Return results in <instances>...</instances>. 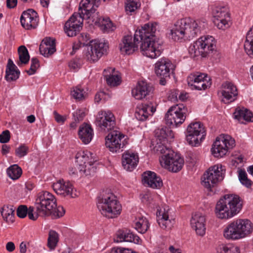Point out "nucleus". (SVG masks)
<instances>
[{"label":"nucleus","instance_id":"c85d7f7f","mask_svg":"<svg viewBox=\"0 0 253 253\" xmlns=\"http://www.w3.org/2000/svg\"><path fill=\"white\" fill-rule=\"evenodd\" d=\"M20 72L17 67L13 63L11 59H9L5 71V80L9 82L15 81L20 76Z\"/></svg>","mask_w":253,"mask_h":253},{"label":"nucleus","instance_id":"f03ea898","mask_svg":"<svg viewBox=\"0 0 253 253\" xmlns=\"http://www.w3.org/2000/svg\"><path fill=\"white\" fill-rule=\"evenodd\" d=\"M156 23L145 24L142 27L140 42V49L142 54L151 58H156L160 56L162 51L161 42L155 35L156 31Z\"/></svg>","mask_w":253,"mask_h":253},{"label":"nucleus","instance_id":"052dcab7","mask_svg":"<svg viewBox=\"0 0 253 253\" xmlns=\"http://www.w3.org/2000/svg\"><path fill=\"white\" fill-rule=\"evenodd\" d=\"M120 239H122L123 240H119L118 238H114V241L115 242L118 243V242H133L134 243L136 244H139L141 243V238H132L130 240H126V238H120Z\"/></svg>","mask_w":253,"mask_h":253},{"label":"nucleus","instance_id":"79ce46f5","mask_svg":"<svg viewBox=\"0 0 253 253\" xmlns=\"http://www.w3.org/2000/svg\"><path fill=\"white\" fill-rule=\"evenodd\" d=\"M157 222L161 228L163 229H170L174 222L169 219V215L167 213L164 212L161 216L157 219Z\"/></svg>","mask_w":253,"mask_h":253},{"label":"nucleus","instance_id":"0e129e2a","mask_svg":"<svg viewBox=\"0 0 253 253\" xmlns=\"http://www.w3.org/2000/svg\"><path fill=\"white\" fill-rule=\"evenodd\" d=\"M104 32H110L114 30V26L111 21L106 23V25L101 29Z\"/></svg>","mask_w":253,"mask_h":253},{"label":"nucleus","instance_id":"69168bd1","mask_svg":"<svg viewBox=\"0 0 253 253\" xmlns=\"http://www.w3.org/2000/svg\"><path fill=\"white\" fill-rule=\"evenodd\" d=\"M53 114L55 121L58 123H63L65 119L61 115H59L56 111H54Z\"/></svg>","mask_w":253,"mask_h":253},{"label":"nucleus","instance_id":"5fc2aeb1","mask_svg":"<svg viewBox=\"0 0 253 253\" xmlns=\"http://www.w3.org/2000/svg\"><path fill=\"white\" fill-rule=\"evenodd\" d=\"M29 151V148L25 144L20 145L15 150V154L19 158L23 157L26 155Z\"/></svg>","mask_w":253,"mask_h":253},{"label":"nucleus","instance_id":"f3484780","mask_svg":"<svg viewBox=\"0 0 253 253\" xmlns=\"http://www.w3.org/2000/svg\"><path fill=\"white\" fill-rule=\"evenodd\" d=\"M96 124L102 130H111L116 124L115 117L110 111H100L97 115Z\"/></svg>","mask_w":253,"mask_h":253},{"label":"nucleus","instance_id":"473e14b6","mask_svg":"<svg viewBox=\"0 0 253 253\" xmlns=\"http://www.w3.org/2000/svg\"><path fill=\"white\" fill-rule=\"evenodd\" d=\"M234 118L239 121L245 120L247 122H253V115L252 113L248 110L243 108H237L234 113Z\"/></svg>","mask_w":253,"mask_h":253},{"label":"nucleus","instance_id":"13d9d810","mask_svg":"<svg viewBox=\"0 0 253 253\" xmlns=\"http://www.w3.org/2000/svg\"><path fill=\"white\" fill-rule=\"evenodd\" d=\"M73 116L74 120L79 123L84 117L85 113L82 110H78L73 114Z\"/></svg>","mask_w":253,"mask_h":253},{"label":"nucleus","instance_id":"cd10ccee","mask_svg":"<svg viewBox=\"0 0 253 253\" xmlns=\"http://www.w3.org/2000/svg\"><path fill=\"white\" fill-rule=\"evenodd\" d=\"M153 90V87L147 83L142 81L138 83L135 88L132 90L133 96L136 99H142Z\"/></svg>","mask_w":253,"mask_h":253},{"label":"nucleus","instance_id":"b1692460","mask_svg":"<svg viewBox=\"0 0 253 253\" xmlns=\"http://www.w3.org/2000/svg\"><path fill=\"white\" fill-rule=\"evenodd\" d=\"M142 181L144 184L153 189H159L163 186L161 177L154 172L146 171L142 174Z\"/></svg>","mask_w":253,"mask_h":253},{"label":"nucleus","instance_id":"5701e85b","mask_svg":"<svg viewBox=\"0 0 253 253\" xmlns=\"http://www.w3.org/2000/svg\"><path fill=\"white\" fill-rule=\"evenodd\" d=\"M206 218L204 215L200 212H196L191 219V224L195 230L197 235L203 236L206 233Z\"/></svg>","mask_w":253,"mask_h":253},{"label":"nucleus","instance_id":"4d7b16f0","mask_svg":"<svg viewBox=\"0 0 253 253\" xmlns=\"http://www.w3.org/2000/svg\"><path fill=\"white\" fill-rule=\"evenodd\" d=\"M10 138V136L9 130H4L0 134V142L1 143H6L9 141Z\"/></svg>","mask_w":253,"mask_h":253},{"label":"nucleus","instance_id":"9b49d317","mask_svg":"<svg viewBox=\"0 0 253 253\" xmlns=\"http://www.w3.org/2000/svg\"><path fill=\"white\" fill-rule=\"evenodd\" d=\"M205 127L200 122L191 123L187 128L186 141L191 146H197L205 139Z\"/></svg>","mask_w":253,"mask_h":253},{"label":"nucleus","instance_id":"49530a36","mask_svg":"<svg viewBox=\"0 0 253 253\" xmlns=\"http://www.w3.org/2000/svg\"><path fill=\"white\" fill-rule=\"evenodd\" d=\"M211 84L210 78L208 80H206L205 81H202L198 84H193V85L190 86L192 89H196L199 90H205L208 87H210Z\"/></svg>","mask_w":253,"mask_h":253},{"label":"nucleus","instance_id":"f257e3e1","mask_svg":"<svg viewBox=\"0 0 253 253\" xmlns=\"http://www.w3.org/2000/svg\"><path fill=\"white\" fill-rule=\"evenodd\" d=\"M65 213L62 206H57L54 196L47 191L38 194L36 199L35 207L28 209L26 205H20L17 209V215L23 218L28 215L31 220H36L39 216L45 217L51 215L53 218H59Z\"/></svg>","mask_w":253,"mask_h":253},{"label":"nucleus","instance_id":"412c9836","mask_svg":"<svg viewBox=\"0 0 253 253\" xmlns=\"http://www.w3.org/2000/svg\"><path fill=\"white\" fill-rule=\"evenodd\" d=\"M174 65L166 58H161L155 64V73L159 77H169L170 71H173Z\"/></svg>","mask_w":253,"mask_h":253},{"label":"nucleus","instance_id":"393cba45","mask_svg":"<svg viewBox=\"0 0 253 253\" xmlns=\"http://www.w3.org/2000/svg\"><path fill=\"white\" fill-rule=\"evenodd\" d=\"M156 111V108L151 102L142 104L141 106L136 109L135 116L136 118L141 121L147 120L149 116L152 115Z\"/></svg>","mask_w":253,"mask_h":253},{"label":"nucleus","instance_id":"6e6d98bb","mask_svg":"<svg viewBox=\"0 0 253 253\" xmlns=\"http://www.w3.org/2000/svg\"><path fill=\"white\" fill-rule=\"evenodd\" d=\"M93 21H94L95 24L100 27L101 29L102 28L104 27L106 23H108L109 22L111 21L109 18H105L103 17H97V19L96 20L95 18H93Z\"/></svg>","mask_w":253,"mask_h":253},{"label":"nucleus","instance_id":"2eb2a0df","mask_svg":"<svg viewBox=\"0 0 253 253\" xmlns=\"http://www.w3.org/2000/svg\"><path fill=\"white\" fill-rule=\"evenodd\" d=\"M185 112L177 106L171 107L165 115L166 124L172 126L177 127L182 124L185 119Z\"/></svg>","mask_w":253,"mask_h":253},{"label":"nucleus","instance_id":"0eeeda50","mask_svg":"<svg viewBox=\"0 0 253 253\" xmlns=\"http://www.w3.org/2000/svg\"><path fill=\"white\" fill-rule=\"evenodd\" d=\"M215 47V42L212 36H204L199 38L189 48L191 56L195 58L199 56L206 57Z\"/></svg>","mask_w":253,"mask_h":253},{"label":"nucleus","instance_id":"e2e57ef3","mask_svg":"<svg viewBox=\"0 0 253 253\" xmlns=\"http://www.w3.org/2000/svg\"><path fill=\"white\" fill-rule=\"evenodd\" d=\"M178 95V91L177 90L174 89L173 90H170L169 93V100L172 102H175L176 101H177Z\"/></svg>","mask_w":253,"mask_h":253},{"label":"nucleus","instance_id":"dca6fc26","mask_svg":"<svg viewBox=\"0 0 253 253\" xmlns=\"http://www.w3.org/2000/svg\"><path fill=\"white\" fill-rule=\"evenodd\" d=\"M124 137L125 135L120 131H112L106 137L105 145L110 151L119 152V150L125 145V143L122 141V139Z\"/></svg>","mask_w":253,"mask_h":253},{"label":"nucleus","instance_id":"4be33fe9","mask_svg":"<svg viewBox=\"0 0 253 253\" xmlns=\"http://www.w3.org/2000/svg\"><path fill=\"white\" fill-rule=\"evenodd\" d=\"M222 86L221 94L223 98L222 101L227 104L235 100L238 95L236 86L232 83L227 82L224 83Z\"/></svg>","mask_w":253,"mask_h":253},{"label":"nucleus","instance_id":"c9c22d12","mask_svg":"<svg viewBox=\"0 0 253 253\" xmlns=\"http://www.w3.org/2000/svg\"><path fill=\"white\" fill-rule=\"evenodd\" d=\"M91 44L94 47V50L99 52L100 56L106 54L109 48V45L107 42L101 40H94L91 41Z\"/></svg>","mask_w":253,"mask_h":253},{"label":"nucleus","instance_id":"39448f33","mask_svg":"<svg viewBox=\"0 0 253 253\" xmlns=\"http://www.w3.org/2000/svg\"><path fill=\"white\" fill-rule=\"evenodd\" d=\"M97 206L101 214L108 218L117 216L122 211L121 205L111 193L101 194L98 198Z\"/></svg>","mask_w":253,"mask_h":253},{"label":"nucleus","instance_id":"ddd939ff","mask_svg":"<svg viewBox=\"0 0 253 253\" xmlns=\"http://www.w3.org/2000/svg\"><path fill=\"white\" fill-rule=\"evenodd\" d=\"M144 33L145 32L142 31V27L141 29L135 31L133 39L130 35L125 36L119 44V48L121 53L129 55L138 50L142 33Z\"/></svg>","mask_w":253,"mask_h":253},{"label":"nucleus","instance_id":"6ab92c4d","mask_svg":"<svg viewBox=\"0 0 253 253\" xmlns=\"http://www.w3.org/2000/svg\"><path fill=\"white\" fill-rule=\"evenodd\" d=\"M52 187L57 194L64 197L69 196L71 198H75L78 196L76 190H74L72 184L69 182H65L63 180H60L53 183Z\"/></svg>","mask_w":253,"mask_h":253},{"label":"nucleus","instance_id":"a211bd4d","mask_svg":"<svg viewBox=\"0 0 253 253\" xmlns=\"http://www.w3.org/2000/svg\"><path fill=\"white\" fill-rule=\"evenodd\" d=\"M20 22L22 26L26 30L35 29L39 23L38 13L32 9H29L23 12Z\"/></svg>","mask_w":253,"mask_h":253},{"label":"nucleus","instance_id":"c03bdc74","mask_svg":"<svg viewBox=\"0 0 253 253\" xmlns=\"http://www.w3.org/2000/svg\"><path fill=\"white\" fill-rule=\"evenodd\" d=\"M22 173V169L17 165H13L7 169L8 175L13 180L18 179L21 175Z\"/></svg>","mask_w":253,"mask_h":253},{"label":"nucleus","instance_id":"4c0bfd02","mask_svg":"<svg viewBox=\"0 0 253 253\" xmlns=\"http://www.w3.org/2000/svg\"><path fill=\"white\" fill-rule=\"evenodd\" d=\"M210 77L207 75L203 73H194L190 74L187 78V81L188 85L191 86L195 84H198L202 81L208 80Z\"/></svg>","mask_w":253,"mask_h":253},{"label":"nucleus","instance_id":"423d86ee","mask_svg":"<svg viewBox=\"0 0 253 253\" xmlns=\"http://www.w3.org/2000/svg\"><path fill=\"white\" fill-rule=\"evenodd\" d=\"M157 150L163 154L160 162L162 164L164 163L166 169L173 172H177L182 169L184 160L178 154L163 144L162 145H159Z\"/></svg>","mask_w":253,"mask_h":253},{"label":"nucleus","instance_id":"a19ab883","mask_svg":"<svg viewBox=\"0 0 253 253\" xmlns=\"http://www.w3.org/2000/svg\"><path fill=\"white\" fill-rule=\"evenodd\" d=\"M212 14L214 19L228 17L229 16L228 8L223 6H214L212 8Z\"/></svg>","mask_w":253,"mask_h":253},{"label":"nucleus","instance_id":"774afa93","mask_svg":"<svg viewBox=\"0 0 253 253\" xmlns=\"http://www.w3.org/2000/svg\"><path fill=\"white\" fill-rule=\"evenodd\" d=\"M106 95V94L103 91H101L97 93L95 96V101L97 102H99L101 101Z\"/></svg>","mask_w":253,"mask_h":253},{"label":"nucleus","instance_id":"603ef678","mask_svg":"<svg viewBox=\"0 0 253 253\" xmlns=\"http://www.w3.org/2000/svg\"><path fill=\"white\" fill-rule=\"evenodd\" d=\"M31 61V64L30 68L29 70L26 71V72L29 75L34 74L40 67L39 61L37 58H32Z\"/></svg>","mask_w":253,"mask_h":253},{"label":"nucleus","instance_id":"20e7f679","mask_svg":"<svg viewBox=\"0 0 253 253\" xmlns=\"http://www.w3.org/2000/svg\"><path fill=\"white\" fill-rule=\"evenodd\" d=\"M242 206V202L239 196L226 194L217 202L215 213L218 218L229 219L238 214Z\"/></svg>","mask_w":253,"mask_h":253},{"label":"nucleus","instance_id":"ea45409f","mask_svg":"<svg viewBox=\"0 0 253 253\" xmlns=\"http://www.w3.org/2000/svg\"><path fill=\"white\" fill-rule=\"evenodd\" d=\"M216 250L218 253H240L239 248L231 244L219 245Z\"/></svg>","mask_w":253,"mask_h":253},{"label":"nucleus","instance_id":"a18cd8bd","mask_svg":"<svg viewBox=\"0 0 253 253\" xmlns=\"http://www.w3.org/2000/svg\"><path fill=\"white\" fill-rule=\"evenodd\" d=\"M230 17L221 18H214L213 20L214 24L219 29L225 30L230 26Z\"/></svg>","mask_w":253,"mask_h":253},{"label":"nucleus","instance_id":"2f4dec72","mask_svg":"<svg viewBox=\"0 0 253 253\" xmlns=\"http://www.w3.org/2000/svg\"><path fill=\"white\" fill-rule=\"evenodd\" d=\"M155 135L157 139L160 141V143L165 142L167 138L171 139L174 137L172 131L167 127L157 128L155 131Z\"/></svg>","mask_w":253,"mask_h":253},{"label":"nucleus","instance_id":"8fccbe9b","mask_svg":"<svg viewBox=\"0 0 253 253\" xmlns=\"http://www.w3.org/2000/svg\"><path fill=\"white\" fill-rule=\"evenodd\" d=\"M117 237H138L130 230L127 228L119 229L116 233Z\"/></svg>","mask_w":253,"mask_h":253},{"label":"nucleus","instance_id":"e433bc0d","mask_svg":"<svg viewBox=\"0 0 253 253\" xmlns=\"http://www.w3.org/2000/svg\"><path fill=\"white\" fill-rule=\"evenodd\" d=\"M14 208L13 206H4L1 209V214L7 222L12 223L14 220Z\"/></svg>","mask_w":253,"mask_h":253},{"label":"nucleus","instance_id":"7c9ffc66","mask_svg":"<svg viewBox=\"0 0 253 253\" xmlns=\"http://www.w3.org/2000/svg\"><path fill=\"white\" fill-rule=\"evenodd\" d=\"M103 76L107 84L110 86H117L121 83V77L116 73L115 68H109L105 69Z\"/></svg>","mask_w":253,"mask_h":253},{"label":"nucleus","instance_id":"3c124183","mask_svg":"<svg viewBox=\"0 0 253 253\" xmlns=\"http://www.w3.org/2000/svg\"><path fill=\"white\" fill-rule=\"evenodd\" d=\"M126 12H134L140 6V4L135 0H127L126 3Z\"/></svg>","mask_w":253,"mask_h":253},{"label":"nucleus","instance_id":"864d4df0","mask_svg":"<svg viewBox=\"0 0 253 253\" xmlns=\"http://www.w3.org/2000/svg\"><path fill=\"white\" fill-rule=\"evenodd\" d=\"M78 42L83 46L87 45L88 43L90 44L91 41H90L89 34L87 33H82L78 37Z\"/></svg>","mask_w":253,"mask_h":253},{"label":"nucleus","instance_id":"338daca9","mask_svg":"<svg viewBox=\"0 0 253 253\" xmlns=\"http://www.w3.org/2000/svg\"><path fill=\"white\" fill-rule=\"evenodd\" d=\"M69 67L70 69L75 70L80 67V65L76 60H72L69 62Z\"/></svg>","mask_w":253,"mask_h":253},{"label":"nucleus","instance_id":"bf43d9fd","mask_svg":"<svg viewBox=\"0 0 253 253\" xmlns=\"http://www.w3.org/2000/svg\"><path fill=\"white\" fill-rule=\"evenodd\" d=\"M59 238H48L47 240V246L51 250L55 249L57 243L58 242Z\"/></svg>","mask_w":253,"mask_h":253},{"label":"nucleus","instance_id":"58836bf2","mask_svg":"<svg viewBox=\"0 0 253 253\" xmlns=\"http://www.w3.org/2000/svg\"><path fill=\"white\" fill-rule=\"evenodd\" d=\"M19 61L17 62L18 66L21 64H27L30 60V55L27 48L24 45H21L18 49Z\"/></svg>","mask_w":253,"mask_h":253},{"label":"nucleus","instance_id":"6e6552de","mask_svg":"<svg viewBox=\"0 0 253 253\" xmlns=\"http://www.w3.org/2000/svg\"><path fill=\"white\" fill-rule=\"evenodd\" d=\"M253 230L252 222L248 219H239L230 223L224 230V237H245Z\"/></svg>","mask_w":253,"mask_h":253},{"label":"nucleus","instance_id":"de8ad7c7","mask_svg":"<svg viewBox=\"0 0 253 253\" xmlns=\"http://www.w3.org/2000/svg\"><path fill=\"white\" fill-rule=\"evenodd\" d=\"M239 179L242 184L248 188L252 185V181L248 179L245 170L240 169L239 171Z\"/></svg>","mask_w":253,"mask_h":253},{"label":"nucleus","instance_id":"72a5a7b5","mask_svg":"<svg viewBox=\"0 0 253 253\" xmlns=\"http://www.w3.org/2000/svg\"><path fill=\"white\" fill-rule=\"evenodd\" d=\"M244 49L247 54L253 58V26L247 33Z\"/></svg>","mask_w":253,"mask_h":253},{"label":"nucleus","instance_id":"a878e982","mask_svg":"<svg viewBox=\"0 0 253 253\" xmlns=\"http://www.w3.org/2000/svg\"><path fill=\"white\" fill-rule=\"evenodd\" d=\"M138 161V156L134 153L126 152L123 154L122 166L127 171H131L133 170L137 166Z\"/></svg>","mask_w":253,"mask_h":253},{"label":"nucleus","instance_id":"c756f323","mask_svg":"<svg viewBox=\"0 0 253 253\" xmlns=\"http://www.w3.org/2000/svg\"><path fill=\"white\" fill-rule=\"evenodd\" d=\"M78 134L82 141L85 144L89 143L92 140L93 135L91 126L84 123L80 126Z\"/></svg>","mask_w":253,"mask_h":253},{"label":"nucleus","instance_id":"aec40b11","mask_svg":"<svg viewBox=\"0 0 253 253\" xmlns=\"http://www.w3.org/2000/svg\"><path fill=\"white\" fill-rule=\"evenodd\" d=\"M100 0H82L80 3L79 11L83 13L84 18H90L99 6Z\"/></svg>","mask_w":253,"mask_h":253},{"label":"nucleus","instance_id":"9d476101","mask_svg":"<svg viewBox=\"0 0 253 253\" xmlns=\"http://www.w3.org/2000/svg\"><path fill=\"white\" fill-rule=\"evenodd\" d=\"M235 146V140L227 134H222L216 138L211 148L212 154L217 158L225 156L228 150Z\"/></svg>","mask_w":253,"mask_h":253},{"label":"nucleus","instance_id":"f704fd0d","mask_svg":"<svg viewBox=\"0 0 253 253\" xmlns=\"http://www.w3.org/2000/svg\"><path fill=\"white\" fill-rule=\"evenodd\" d=\"M84 55L86 60L90 63H94L101 57L99 52L94 50V47L91 43L87 46Z\"/></svg>","mask_w":253,"mask_h":253},{"label":"nucleus","instance_id":"bb28decb","mask_svg":"<svg viewBox=\"0 0 253 253\" xmlns=\"http://www.w3.org/2000/svg\"><path fill=\"white\" fill-rule=\"evenodd\" d=\"M39 49L41 54L44 57H49L56 51L55 39L50 37L44 38L40 45Z\"/></svg>","mask_w":253,"mask_h":253},{"label":"nucleus","instance_id":"1a4fd4ad","mask_svg":"<svg viewBox=\"0 0 253 253\" xmlns=\"http://www.w3.org/2000/svg\"><path fill=\"white\" fill-rule=\"evenodd\" d=\"M77 169L81 175L93 174L96 168L93 166L97 161L93 157V154L88 151H80L76 155Z\"/></svg>","mask_w":253,"mask_h":253},{"label":"nucleus","instance_id":"4468645a","mask_svg":"<svg viewBox=\"0 0 253 253\" xmlns=\"http://www.w3.org/2000/svg\"><path fill=\"white\" fill-rule=\"evenodd\" d=\"M83 13H74L65 23L64 30L69 37L76 36L80 31L83 24Z\"/></svg>","mask_w":253,"mask_h":253},{"label":"nucleus","instance_id":"37998d69","mask_svg":"<svg viewBox=\"0 0 253 253\" xmlns=\"http://www.w3.org/2000/svg\"><path fill=\"white\" fill-rule=\"evenodd\" d=\"M149 227L148 220L144 217H139L135 223L136 230L141 234L145 233Z\"/></svg>","mask_w":253,"mask_h":253},{"label":"nucleus","instance_id":"09e8293b","mask_svg":"<svg viewBox=\"0 0 253 253\" xmlns=\"http://www.w3.org/2000/svg\"><path fill=\"white\" fill-rule=\"evenodd\" d=\"M84 90L80 86H77L71 91V95L76 100H81L84 98Z\"/></svg>","mask_w":253,"mask_h":253},{"label":"nucleus","instance_id":"7ed1b4c3","mask_svg":"<svg viewBox=\"0 0 253 253\" xmlns=\"http://www.w3.org/2000/svg\"><path fill=\"white\" fill-rule=\"evenodd\" d=\"M207 23L201 20H194L190 18L181 19L176 21L171 30L172 39H190L197 36L204 30Z\"/></svg>","mask_w":253,"mask_h":253},{"label":"nucleus","instance_id":"f8f14e48","mask_svg":"<svg viewBox=\"0 0 253 253\" xmlns=\"http://www.w3.org/2000/svg\"><path fill=\"white\" fill-rule=\"evenodd\" d=\"M222 166L214 165L210 167L204 174L202 178V184L205 188L211 191V188L223 179Z\"/></svg>","mask_w":253,"mask_h":253},{"label":"nucleus","instance_id":"680f3d73","mask_svg":"<svg viewBox=\"0 0 253 253\" xmlns=\"http://www.w3.org/2000/svg\"><path fill=\"white\" fill-rule=\"evenodd\" d=\"M62 236L67 237H74L78 236L79 235L71 229L65 228L62 231Z\"/></svg>","mask_w":253,"mask_h":253}]
</instances>
